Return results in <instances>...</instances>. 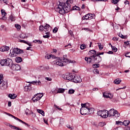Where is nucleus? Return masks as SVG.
<instances>
[{
  "mask_svg": "<svg viewBox=\"0 0 130 130\" xmlns=\"http://www.w3.org/2000/svg\"><path fill=\"white\" fill-rule=\"evenodd\" d=\"M37 111L38 112V113H40V114H41L43 116H44V111L41 109H38Z\"/></svg>",
  "mask_w": 130,
  "mask_h": 130,
  "instance_id": "393cba45",
  "label": "nucleus"
},
{
  "mask_svg": "<svg viewBox=\"0 0 130 130\" xmlns=\"http://www.w3.org/2000/svg\"><path fill=\"white\" fill-rule=\"evenodd\" d=\"M94 73H95V74H98V73H99V70H97V69H95V70H94Z\"/></svg>",
  "mask_w": 130,
  "mask_h": 130,
  "instance_id": "69168bd1",
  "label": "nucleus"
},
{
  "mask_svg": "<svg viewBox=\"0 0 130 130\" xmlns=\"http://www.w3.org/2000/svg\"><path fill=\"white\" fill-rule=\"evenodd\" d=\"M116 123L117 124H119V123H120V124H123V125H124L125 126H127V125H128V124H129L130 121L128 120H124L122 122L120 121H116Z\"/></svg>",
  "mask_w": 130,
  "mask_h": 130,
  "instance_id": "f8f14e48",
  "label": "nucleus"
},
{
  "mask_svg": "<svg viewBox=\"0 0 130 130\" xmlns=\"http://www.w3.org/2000/svg\"><path fill=\"white\" fill-rule=\"evenodd\" d=\"M35 96L37 98V100L39 101L43 96V94L39 93L36 94V95H35Z\"/></svg>",
  "mask_w": 130,
  "mask_h": 130,
  "instance_id": "a211bd4d",
  "label": "nucleus"
},
{
  "mask_svg": "<svg viewBox=\"0 0 130 130\" xmlns=\"http://www.w3.org/2000/svg\"><path fill=\"white\" fill-rule=\"evenodd\" d=\"M84 17H85V20H89V16L88 14H86Z\"/></svg>",
  "mask_w": 130,
  "mask_h": 130,
  "instance_id": "0e129e2a",
  "label": "nucleus"
},
{
  "mask_svg": "<svg viewBox=\"0 0 130 130\" xmlns=\"http://www.w3.org/2000/svg\"><path fill=\"white\" fill-rule=\"evenodd\" d=\"M68 93L69 94H70V95H72V94H74V93H75V90L70 89H69Z\"/></svg>",
  "mask_w": 130,
  "mask_h": 130,
  "instance_id": "473e14b6",
  "label": "nucleus"
},
{
  "mask_svg": "<svg viewBox=\"0 0 130 130\" xmlns=\"http://www.w3.org/2000/svg\"><path fill=\"white\" fill-rule=\"evenodd\" d=\"M103 95L104 98H106V99L109 98V93L104 92Z\"/></svg>",
  "mask_w": 130,
  "mask_h": 130,
  "instance_id": "a878e982",
  "label": "nucleus"
},
{
  "mask_svg": "<svg viewBox=\"0 0 130 130\" xmlns=\"http://www.w3.org/2000/svg\"><path fill=\"white\" fill-rule=\"evenodd\" d=\"M15 53L16 54H22L24 53V51L18 48H14V49L10 50L9 55L12 57H14V56H15Z\"/></svg>",
  "mask_w": 130,
  "mask_h": 130,
  "instance_id": "20e7f679",
  "label": "nucleus"
},
{
  "mask_svg": "<svg viewBox=\"0 0 130 130\" xmlns=\"http://www.w3.org/2000/svg\"><path fill=\"white\" fill-rule=\"evenodd\" d=\"M31 100L33 101V102H37L38 101V100H37V98L35 97V95L32 98Z\"/></svg>",
  "mask_w": 130,
  "mask_h": 130,
  "instance_id": "79ce46f5",
  "label": "nucleus"
},
{
  "mask_svg": "<svg viewBox=\"0 0 130 130\" xmlns=\"http://www.w3.org/2000/svg\"><path fill=\"white\" fill-rule=\"evenodd\" d=\"M101 61H102V57L96 54L93 58H89V60L87 61V63H100Z\"/></svg>",
  "mask_w": 130,
  "mask_h": 130,
  "instance_id": "7ed1b4c3",
  "label": "nucleus"
},
{
  "mask_svg": "<svg viewBox=\"0 0 130 130\" xmlns=\"http://www.w3.org/2000/svg\"><path fill=\"white\" fill-rule=\"evenodd\" d=\"M106 123L105 122H101L99 123V126H101V127H103V126L105 125Z\"/></svg>",
  "mask_w": 130,
  "mask_h": 130,
  "instance_id": "f704fd0d",
  "label": "nucleus"
},
{
  "mask_svg": "<svg viewBox=\"0 0 130 130\" xmlns=\"http://www.w3.org/2000/svg\"><path fill=\"white\" fill-rule=\"evenodd\" d=\"M113 40H114V41H118V38H117L116 37H114V38H113Z\"/></svg>",
  "mask_w": 130,
  "mask_h": 130,
  "instance_id": "680f3d73",
  "label": "nucleus"
},
{
  "mask_svg": "<svg viewBox=\"0 0 130 130\" xmlns=\"http://www.w3.org/2000/svg\"><path fill=\"white\" fill-rule=\"evenodd\" d=\"M16 62H21L22 61V58L21 57H17L15 59Z\"/></svg>",
  "mask_w": 130,
  "mask_h": 130,
  "instance_id": "c85d7f7f",
  "label": "nucleus"
},
{
  "mask_svg": "<svg viewBox=\"0 0 130 130\" xmlns=\"http://www.w3.org/2000/svg\"><path fill=\"white\" fill-rule=\"evenodd\" d=\"M98 45L100 50H102L103 49V46L101 45V43H98Z\"/></svg>",
  "mask_w": 130,
  "mask_h": 130,
  "instance_id": "c03bdc74",
  "label": "nucleus"
},
{
  "mask_svg": "<svg viewBox=\"0 0 130 130\" xmlns=\"http://www.w3.org/2000/svg\"><path fill=\"white\" fill-rule=\"evenodd\" d=\"M86 48V45L85 44H83L80 46V49L83 50Z\"/></svg>",
  "mask_w": 130,
  "mask_h": 130,
  "instance_id": "c9c22d12",
  "label": "nucleus"
},
{
  "mask_svg": "<svg viewBox=\"0 0 130 130\" xmlns=\"http://www.w3.org/2000/svg\"><path fill=\"white\" fill-rule=\"evenodd\" d=\"M73 63V61L68 59V56H67V55H63L62 59L56 60L54 62V63H56L57 66H59V67H63V66L68 64V63Z\"/></svg>",
  "mask_w": 130,
  "mask_h": 130,
  "instance_id": "f03ea898",
  "label": "nucleus"
},
{
  "mask_svg": "<svg viewBox=\"0 0 130 130\" xmlns=\"http://www.w3.org/2000/svg\"><path fill=\"white\" fill-rule=\"evenodd\" d=\"M88 54L90 55L89 57H85V60L86 61H88V60H90V58H93L95 55H97V52L95 50H91L89 51Z\"/></svg>",
  "mask_w": 130,
  "mask_h": 130,
  "instance_id": "0eeeda50",
  "label": "nucleus"
},
{
  "mask_svg": "<svg viewBox=\"0 0 130 130\" xmlns=\"http://www.w3.org/2000/svg\"><path fill=\"white\" fill-rule=\"evenodd\" d=\"M52 93H53V94H57V89L56 88H53L52 90Z\"/></svg>",
  "mask_w": 130,
  "mask_h": 130,
  "instance_id": "ea45409f",
  "label": "nucleus"
},
{
  "mask_svg": "<svg viewBox=\"0 0 130 130\" xmlns=\"http://www.w3.org/2000/svg\"><path fill=\"white\" fill-rule=\"evenodd\" d=\"M66 126L67 127H68V128H69V129H71V130L74 129V127L73 126H71V125L70 124H67Z\"/></svg>",
  "mask_w": 130,
  "mask_h": 130,
  "instance_id": "4c0bfd02",
  "label": "nucleus"
},
{
  "mask_svg": "<svg viewBox=\"0 0 130 130\" xmlns=\"http://www.w3.org/2000/svg\"><path fill=\"white\" fill-rule=\"evenodd\" d=\"M96 54L99 56H100V55H103V54H104V52H97Z\"/></svg>",
  "mask_w": 130,
  "mask_h": 130,
  "instance_id": "3c124183",
  "label": "nucleus"
},
{
  "mask_svg": "<svg viewBox=\"0 0 130 130\" xmlns=\"http://www.w3.org/2000/svg\"><path fill=\"white\" fill-rule=\"evenodd\" d=\"M39 30L40 31H41V32H42V31H44V26L43 25H41L39 27Z\"/></svg>",
  "mask_w": 130,
  "mask_h": 130,
  "instance_id": "a19ab883",
  "label": "nucleus"
},
{
  "mask_svg": "<svg viewBox=\"0 0 130 130\" xmlns=\"http://www.w3.org/2000/svg\"><path fill=\"white\" fill-rule=\"evenodd\" d=\"M28 83H29V84H33V85H35V84L37 83V81H34L32 82H28Z\"/></svg>",
  "mask_w": 130,
  "mask_h": 130,
  "instance_id": "5fc2aeb1",
  "label": "nucleus"
},
{
  "mask_svg": "<svg viewBox=\"0 0 130 130\" xmlns=\"http://www.w3.org/2000/svg\"><path fill=\"white\" fill-rule=\"evenodd\" d=\"M119 115H120V114L118 113L117 111L115 110L113 116H115V117H119Z\"/></svg>",
  "mask_w": 130,
  "mask_h": 130,
  "instance_id": "bb28decb",
  "label": "nucleus"
},
{
  "mask_svg": "<svg viewBox=\"0 0 130 130\" xmlns=\"http://www.w3.org/2000/svg\"><path fill=\"white\" fill-rule=\"evenodd\" d=\"M120 98L121 99H125L126 98V93L124 92H122L120 94Z\"/></svg>",
  "mask_w": 130,
  "mask_h": 130,
  "instance_id": "6ab92c4d",
  "label": "nucleus"
},
{
  "mask_svg": "<svg viewBox=\"0 0 130 130\" xmlns=\"http://www.w3.org/2000/svg\"><path fill=\"white\" fill-rule=\"evenodd\" d=\"M58 30V28L57 27H55L53 29V33H56Z\"/></svg>",
  "mask_w": 130,
  "mask_h": 130,
  "instance_id": "8fccbe9b",
  "label": "nucleus"
},
{
  "mask_svg": "<svg viewBox=\"0 0 130 130\" xmlns=\"http://www.w3.org/2000/svg\"><path fill=\"white\" fill-rule=\"evenodd\" d=\"M49 27H50V25H49V24H46V25L44 26L45 32H47V31H48Z\"/></svg>",
  "mask_w": 130,
  "mask_h": 130,
  "instance_id": "4be33fe9",
  "label": "nucleus"
},
{
  "mask_svg": "<svg viewBox=\"0 0 130 130\" xmlns=\"http://www.w3.org/2000/svg\"><path fill=\"white\" fill-rule=\"evenodd\" d=\"M121 82V80H120V79L119 78H117L116 79H115L114 81V84H115L116 85H119V84H120V82Z\"/></svg>",
  "mask_w": 130,
  "mask_h": 130,
  "instance_id": "aec40b11",
  "label": "nucleus"
},
{
  "mask_svg": "<svg viewBox=\"0 0 130 130\" xmlns=\"http://www.w3.org/2000/svg\"><path fill=\"white\" fill-rule=\"evenodd\" d=\"M1 13H2V16L7 15V13H6V11H5V10L4 9L1 10Z\"/></svg>",
  "mask_w": 130,
  "mask_h": 130,
  "instance_id": "e433bc0d",
  "label": "nucleus"
},
{
  "mask_svg": "<svg viewBox=\"0 0 130 130\" xmlns=\"http://www.w3.org/2000/svg\"><path fill=\"white\" fill-rule=\"evenodd\" d=\"M119 37H120L121 38H122V39H126V38H127V36H123L122 35V34L121 33H119Z\"/></svg>",
  "mask_w": 130,
  "mask_h": 130,
  "instance_id": "b1692460",
  "label": "nucleus"
},
{
  "mask_svg": "<svg viewBox=\"0 0 130 130\" xmlns=\"http://www.w3.org/2000/svg\"><path fill=\"white\" fill-rule=\"evenodd\" d=\"M108 112V116H113V115H114V113L115 112V110H114V109H111Z\"/></svg>",
  "mask_w": 130,
  "mask_h": 130,
  "instance_id": "f3484780",
  "label": "nucleus"
},
{
  "mask_svg": "<svg viewBox=\"0 0 130 130\" xmlns=\"http://www.w3.org/2000/svg\"><path fill=\"white\" fill-rule=\"evenodd\" d=\"M8 50H10V47L9 46H3L2 47V48H0V51H8Z\"/></svg>",
  "mask_w": 130,
  "mask_h": 130,
  "instance_id": "dca6fc26",
  "label": "nucleus"
},
{
  "mask_svg": "<svg viewBox=\"0 0 130 130\" xmlns=\"http://www.w3.org/2000/svg\"><path fill=\"white\" fill-rule=\"evenodd\" d=\"M93 112H94V109L90 108V110L88 111V114H91V113H93Z\"/></svg>",
  "mask_w": 130,
  "mask_h": 130,
  "instance_id": "49530a36",
  "label": "nucleus"
},
{
  "mask_svg": "<svg viewBox=\"0 0 130 130\" xmlns=\"http://www.w3.org/2000/svg\"><path fill=\"white\" fill-rule=\"evenodd\" d=\"M15 27L16 29H18V30H20V29H21V25L18 24H15Z\"/></svg>",
  "mask_w": 130,
  "mask_h": 130,
  "instance_id": "09e8293b",
  "label": "nucleus"
},
{
  "mask_svg": "<svg viewBox=\"0 0 130 130\" xmlns=\"http://www.w3.org/2000/svg\"><path fill=\"white\" fill-rule=\"evenodd\" d=\"M43 38H49V37H50V36L48 35H46L45 36H43Z\"/></svg>",
  "mask_w": 130,
  "mask_h": 130,
  "instance_id": "bf43d9fd",
  "label": "nucleus"
},
{
  "mask_svg": "<svg viewBox=\"0 0 130 130\" xmlns=\"http://www.w3.org/2000/svg\"><path fill=\"white\" fill-rule=\"evenodd\" d=\"M6 114H7L8 115H9V116H11V117H13V118H14V119H16V120H18L20 122H21L22 123H23L24 124H25V125H27V126L28 127H30V125H29L28 123L24 122L23 121H22V120L17 118L16 117H15V116L10 114V113H6Z\"/></svg>",
  "mask_w": 130,
  "mask_h": 130,
  "instance_id": "9d476101",
  "label": "nucleus"
},
{
  "mask_svg": "<svg viewBox=\"0 0 130 130\" xmlns=\"http://www.w3.org/2000/svg\"><path fill=\"white\" fill-rule=\"evenodd\" d=\"M108 54H113V52L112 51H109V52H107Z\"/></svg>",
  "mask_w": 130,
  "mask_h": 130,
  "instance_id": "774afa93",
  "label": "nucleus"
},
{
  "mask_svg": "<svg viewBox=\"0 0 130 130\" xmlns=\"http://www.w3.org/2000/svg\"><path fill=\"white\" fill-rule=\"evenodd\" d=\"M13 64V60L11 59H2L0 62V64L2 67H5L6 66L7 67H11V64Z\"/></svg>",
  "mask_w": 130,
  "mask_h": 130,
  "instance_id": "39448f33",
  "label": "nucleus"
},
{
  "mask_svg": "<svg viewBox=\"0 0 130 130\" xmlns=\"http://www.w3.org/2000/svg\"><path fill=\"white\" fill-rule=\"evenodd\" d=\"M33 42L34 43H39V44H42V41H40L39 40H36L35 41H34Z\"/></svg>",
  "mask_w": 130,
  "mask_h": 130,
  "instance_id": "72a5a7b5",
  "label": "nucleus"
},
{
  "mask_svg": "<svg viewBox=\"0 0 130 130\" xmlns=\"http://www.w3.org/2000/svg\"><path fill=\"white\" fill-rule=\"evenodd\" d=\"M88 109H86V108L82 107L80 109V113L81 115H86L88 113Z\"/></svg>",
  "mask_w": 130,
  "mask_h": 130,
  "instance_id": "ddd939ff",
  "label": "nucleus"
},
{
  "mask_svg": "<svg viewBox=\"0 0 130 130\" xmlns=\"http://www.w3.org/2000/svg\"><path fill=\"white\" fill-rule=\"evenodd\" d=\"M63 123H64V119L63 118L60 119L59 124H63Z\"/></svg>",
  "mask_w": 130,
  "mask_h": 130,
  "instance_id": "a18cd8bd",
  "label": "nucleus"
},
{
  "mask_svg": "<svg viewBox=\"0 0 130 130\" xmlns=\"http://www.w3.org/2000/svg\"><path fill=\"white\" fill-rule=\"evenodd\" d=\"M75 78V75L73 73H66L65 76H64V79L67 80L68 81H73Z\"/></svg>",
  "mask_w": 130,
  "mask_h": 130,
  "instance_id": "6e6552de",
  "label": "nucleus"
},
{
  "mask_svg": "<svg viewBox=\"0 0 130 130\" xmlns=\"http://www.w3.org/2000/svg\"><path fill=\"white\" fill-rule=\"evenodd\" d=\"M72 10H73V11H75V10L77 11V6H75L73 7H72Z\"/></svg>",
  "mask_w": 130,
  "mask_h": 130,
  "instance_id": "e2e57ef3",
  "label": "nucleus"
},
{
  "mask_svg": "<svg viewBox=\"0 0 130 130\" xmlns=\"http://www.w3.org/2000/svg\"><path fill=\"white\" fill-rule=\"evenodd\" d=\"M112 3L114 5H116L118 3V1L117 0H112Z\"/></svg>",
  "mask_w": 130,
  "mask_h": 130,
  "instance_id": "603ef678",
  "label": "nucleus"
},
{
  "mask_svg": "<svg viewBox=\"0 0 130 130\" xmlns=\"http://www.w3.org/2000/svg\"><path fill=\"white\" fill-rule=\"evenodd\" d=\"M98 115L101 116L103 118H107L108 117V111L107 110H103L98 112Z\"/></svg>",
  "mask_w": 130,
  "mask_h": 130,
  "instance_id": "423d86ee",
  "label": "nucleus"
},
{
  "mask_svg": "<svg viewBox=\"0 0 130 130\" xmlns=\"http://www.w3.org/2000/svg\"><path fill=\"white\" fill-rule=\"evenodd\" d=\"M112 97H113V94L111 93H109V98L112 99Z\"/></svg>",
  "mask_w": 130,
  "mask_h": 130,
  "instance_id": "6e6d98bb",
  "label": "nucleus"
},
{
  "mask_svg": "<svg viewBox=\"0 0 130 130\" xmlns=\"http://www.w3.org/2000/svg\"><path fill=\"white\" fill-rule=\"evenodd\" d=\"M92 67L94 69H97L100 67V64H99V63H95V64L92 65Z\"/></svg>",
  "mask_w": 130,
  "mask_h": 130,
  "instance_id": "c756f323",
  "label": "nucleus"
},
{
  "mask_svg": "<svg viewBox=\"0 0 130 130\" xmlns=\"http://www.w3.org/2000/svg\"><path fill=\"white\" fill-rule=\"evenodd\" d=\"M4 28H5V25H1L0 27V30L1 31H3V30H4Z\"/></svg>",
  "mask_w": 130,
  "mask_h": 130,
  "instance_id": "052dcab7",
  "label": "nucleus"
},
{
  "mask_svg": "<svg viewBox=\"0 0 130 130\" xmlns=\"http://www.w3.org/2000/svg\"><path fill=\"white\" fill-rule=\"evenodd\" d=\"M31 89H32V88L31 87V86H25L24 87V90H25V91H30V90H31Z\"/></svg>",
  "mask_w": 130,
  "mask_h": 130,
  "instance_id": "7c9ffc66",
  "label": "nucleus"
},
{
  "mask_svg": "<svg viewBox=\"0 0 130 130\" xmlns=\"http://www.w3.org/2000/svg\"><path fill=\"white\" fill-rule=\"evenodd\" d=\"M73 82L76 83H81L82 79H81V77L80 76H74Z\"/></svg>",
  "mask_w": 130,
  "mask_h": 130,
  "instance_id": "4468645a",
  "label": "nucleus"
},
{
  "mask_svg": "<svg viewBox=\"0 0 130 130\" xmlns=\"http://www.w3.org/2000/svg\"><path fill=\"white\" fill-rule=\"evenodd\" d=\"M9 97L10 98V99H15L17 97V95L15 94H12L10 93L9 94Z\"/></svg>",
  "mask_w": 130,
  "mask_h": 130,
  "instance_id": "5701e85b",
  "label": "nucleus"
},
{
  "mask_svg": "<svg viewBox=\"0 0 130 130\" xmlns=\"http://www.w3.org/2000/svg\"><path fill=\"white\" fill-rule=\"evenodd\" d=\"M20 38H21V39H25L28 38V37L26 36L25 34L22 33L20 35Z\"/></svg>",
  "mask_w": 130,
  "mask_h": 130,
  "instance_id": "412c9836",
  "label": "nucleus"
},
{
  "mask_svg": "<svg viewBox=\"0 0 130 130\" xmlns=\"http://www.w3.org/2000/svg\"><path fill=\"white\" fill-rule=\"evenodd\" d=\"M81 106L82 107H84L85 108H86V109H88V111H90V106H91L90 104L88 103H86L85 104H81Z\"/></svg>",
  "mask_w": 130,
  "mask_h": 130,
  "instance_id": "2eb2a0df",
  "label": "nucleus"
},
{
  "mask_svg": "<svg viewBox=\"0 0 130 130\" xmlns=\"http://www.w3.org/2000/svg\"><path fill=\"white\" fill-rule=\"evenodd\" d=\"M112 50H113L114 52H116V51H117V48L115 46L112 47Z\"/></svg>",
  "mask_w": 130,
  "mask_h": 130,
  "instance_id": "37998d69",
  "label": "nucleus"
},
{
  "mask_svg": "<svg viewBox=\"0 0 130 130\" xmlns=\"http://www.w3.org/2000/svg\"><path fill=\"white\" fill-rule=\"evenodd\" d=\"M87 15H88V16H89V20H91V19H93V14H87Z\"/></svg>",
  "mask_w": 130,
  "mask_h": 130,
  "instance_id": "de8ad7c7",
  "label": "nucleus"
},
{
  "mask_svg": "<svg viewBox=\"0 0 130 130\" xmlns=\"http://www.w3.org/2000/svg\"><path fill=\"white\" fill-rule=\"evenodd\" d=\"M66 91V89L64 88H59L57 91V93H63Z\"/></svg>",
  "mask_w": 130,
  "mask_h": 130,
  "instance_id": "cd10ccee",
  "label": "nucleus"
},
{
  "mask_svg": "<svg viewBox=\"0 0 130 130\" xmlns=\"http://www.w3.org/2000/svg\"><path fill=\"white\" fill-rule=\"evenodd\" d=\"M126 57H130V52H127L125 54Z\"/></svg>",
  "mask_w": 130,
  "mask_h": 130,
  "instance_id": "864d4df0",
  "label": "nucleus"
},
{
  "mask_svg": "<svg viewBox=\"0 0 130 130\" xmlns=\"http://www.w3.org/2000/svg\"><path fill=\"white\" fill-rule=\"evenodd\" d=\"M44 119V122L45 123H46V124H47L48 125V123L47 122V120H45V118H43Z\"/></svg>",
  "mask_w": 130,
  "mask_h": 130,
  "instance_id": "338daca9",
  "label": "nucleus"
},
{
  "mask_svg": "<svg viewBox=\"0 0 130 130\" xmlns=\"http://www.w3.org/2000/svg\"><path fill=\"white\" fill-rule=\"evenodd\" d=\"M2 90H7V88H8V81L2 80Z\"/></svg>",
  "mask_w": 130,
  "mask_h": 130,
  "instance_id": "9b49d317",
  "label": "nucleus"
},
{
  "mask_svg": "<svg viewBox=\"0 0 130 130\" xmlns=\"http://www.w3.org/2000/svg\"><path fill=\"white\" fill-rule=\"evenodd\" d=\"M59 5L56 8L55 11L58 12L60 15H64L66 13H69L70 12L72 7L71 4L69 3V1H67L66 3L62 2V0H58Z\"/></svg>",
  "mask_w": 130,
  "mask_h": 130,
  "instance_id": "f257e3e1",
  "label": "nucleus"
},
{
  "mask_svg": "<svg viewBox=\"0 0 130 130\" xmlns=\"http://www.w3.org/2000/svg\"><path fill=\"white\" fill-rule=\"evenodd\" d=\"M10 20L13 21H15V20H16V18L15 17V16L14 15H13L12 14H11L10 16Z\"/></svg>",
  "mask_w": 130,
  "mask_h": 130,
  "instance_id": "2f4dec72",
  "label": "nucleus"
},
{
  "mask_svg": "<svg viewBox=\"0 0 130 130\" xmlns=\"http://www.w3.org/2000/svg\"><path fill=\"white\" fill-rule=\"evenodd\" d=\"M19 42H21V43H25V44L27 43V41L23 40H20Z\"/></svg>",
  "mask_w": 130,
  "mask_h": 130,
  "instance_id": "4d7b16f0",
  "label": "nucleus"
},
{
  "mask_svg": "<svg viewBox=\"0 0 130 130\" xmlns=\"http://www.w3.org/2000/svg\"><path fill=\"white\" fill-rule=\"evenodd\" d=\"M51 57V55H48L45 56V58H47V59H50Z\"/></svg>",
  "mask_w": 130,
  "mask_h": 130,
  "instance_id": "13d9d810",
  "label": "nucleus"
},
{
  "mask_svg": "<svg viewBox=\"0 0 130 130\" xmlns=\"http://www.w3.org/2000/svg\"><path fill=\"white\" fill-rule=\"evenodd\" d=\"M10 68H11L13 71H20L21 70V66L18 64H14L12 62V64L10 65Z\"/></svg>",
  "mask_w": 130,
  "mask_h": 130,
  "instance_id": "1a4fd4ad",
  "label": "nucleus"
},
{
  "mask_svg": "<svg viewBox=\"0 0 130 130\" xmlns=\"http://www.w3.org/2000/svg\"><path fill=\"white\" fill-rule=\"evenodd\" d=\"M25 114H26V115H28V114H31V112L28 108H26L25 110Z\"/></svg>",
  "mask_w": 130,
  "mask_h": 130,
  "instance_id": "58836bf2",
  "label": "nucleus"
}]
</instances>
